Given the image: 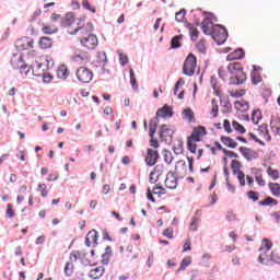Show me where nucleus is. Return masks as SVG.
<instances>
[{
	"mask_svg": "<svg viewBox=\"0 0 280 280\" xmlns=\"http://www.w3.org/2000/svg\"><path fill=\"white\" fill-rule=\"evenodd\" d=\"M207 128L198 126L192 129V133L187 139V148L191 154H196L198 150V142L202 141V137H206Z\"/></svg>",
	"mask_w": 280,
	"mask_h": 280,
	"instance_id": "1",
	"label": "nucleus"
},
{
	"mask_svg": "<svg viewBox=\"0 0 280 280\" xmlns=\"http://www.w3.org/2000/svg\"><path fill=\"white\" fill-rule=\"evenodd\" d=\"M71 36H78V40L81 42L83 38L93 34V24L91 22L80 19L77 27L73 31H69Z\"/></svg>",
	"mask_w": 280,
	"mask_h": 280,
	"instance_id": "2",
	"label": "nucleus"
},
{
	"mask_svg": "<svg viewBox=\"0 0 280 280\" xmlns=\"http://www.w3.org/2000/svg\"><path fill=\"white\" fill-rule=\"evenodd\" d=\"M228 71L231 75H235L232 78V84H244L246 82V74L244 72V67H242V62L235 61L228 66Z\"/></svg>",
	"mask_w": 280,
	"mask_h": 280,
	"instance_id": "3",
	"label": "nucleus"
},
{
	"mask_svg": "<svg viewBox=\"0 0 280 280\" xmlns=\"http://www.w3.org/2000/svg\"><path fill=\"white\" fill-rule=\"evenodd\" d=\"M27 61L31 63V67H36V69L45 71V68L49 65V57L38 56L36 50H32L27 55Z\"/></svg>",
	"mask_w": 280,
	"mask_h": 280,
	"instance_id": "4",
	"label": "nucleus"
},
{
	"mask_svg": "<svg viewBox=\"0 0 280 280\" xmlns=\"http://www.w3.org/2000/svg\"><path fill=\"white\" fill-rule=\"evenodd\" d=\"M209 36H212L213 40L217 42V45H224V43H226V38H229V33L225 27L217 24Z\"/></svg>",
	"mask_w": 280,
	"mask_h": 280,
	"instance_id": "5",
	"label": "nucleus"
},
{
	"mask_svg": "<svg viewBox=\"0 0 280 280\" xmlns=\"http://www.w3.org/2000/svg\"><path fill=\"white\" fill-rule=\"evenodd\" d=\"M198 65V60L194 54H189L184 61L183 73L184 75H194L196 73V67Z\"/></svg>",
	"mask_w": 280,
	"mask_h": 280,
	"instance_id": "6",
	"label": "nucleus"
},
{
	"mask_svg": "<svg viewBox=\"0 0 280 280\" xmlns=\"http://www.w3.org/2000/svg\"><path fill=\"white\" fill-rule=\"evenodd\" d=\"M156 128H159V120L156 118H152L149 122V137L150 145L151 148H154V150L160 148L159 139L154 138V135H156Z\"/></svg>",
	"mask_w": 280,
	"mask_h": 280,
	"instance_id": "7",
	"label": "nucleus"
},
{
	"mask_svg": "<svg viewBox=\"0 0 280 280\" xmlns=\"http://www.w3.org/2000/svg\"><path fill=\"white\" fill-rule=\"evenodd\" d=\"M75 75L79 82H82L83 84H89V82L93 80V71L86 67L78 68Z\"/></svg>",
	"mask_w": 280,
	"mask_h": 280,
	"instance_id": "8",
	"label": "nucleus"
},
{
	"mask_svg": "<svg viewBox=\"0 0 280 280\" xmlns=\"http://www.w3.org/2000/svg\"><path fill=\"white\" fill-rule=\"evenodd\" d=\"M79 43L85 49L93 50L97 49V45H100V39H97V35L92 33L91 35H88V37L81 39Z\"/></svg>",
	"mask_w": 280,
	"mask_h": 280,
	"instance_id": "9",
	"label": "nucleus"
},
{
	"mask_svg": "<svg viewBox=\"0 0 280 280\" xmlns=\"http://www.w3.org/2000/svg\"><path fill=\"white\" fill-rule=\"evenodd\" d=\"M208 14V16L211 18H206L203 19V21L201 22V30L203 32V34H206L207 36H209L214 30H215V25L213 24L212 19H215V15H213V13H206Z\"/></svg>",
	"mask_w": 280,
	"mask_h": 280,
	"instance_id": "10",
	"label": "nucleus"
},
{
	"mask_svg": "<svg viewBox=\"0 0 280 280\" xmlns=\"http://www.w3.org/2000/svg\"><path fill=\"white\" fill-rule=\"evenodd\" d=\"M11 67H13V69H20V72L25 73V75L30 72V70H25L27 69V65L23 62V55H13L11 58Z\"/></svg>",
	"mask_w": 280,
	"mask_h": 280,
	"instance_id": "11",
	"label": "nucleus"
},
{
	"mask_svg": "<svg viewBox=\"0 0 280 280\" xmlns=\"http://www.w3.org/2000/svg\"><path fill=\"white\" fill-rule=\"evenodd\" d=\"M78 259H80V252H73L70 254V261H68L65 267V275L67 277H71L73 275V271L75 270L73 262L78 261Z\"/></svg>",
	"mask_w": 280,
	"mask_h": 280,
	"instance_id": "12",
	"label": "nucleus"
},
{
	"mask_svg": "<svg viewBox=\"0 0 280 280\" xmlns=\"http://www.w3.org/2000/svg\"><path fill=\"white\" fill-rule=\"evenodd\" d=\"M15 47L19 51H25V49H34V40L32 37H22L15 42Z\"/></svg>",
	"mask_w": 280,
	"mask_h": 280,
	"instance_id": "13",
	"label": "nucleus"
},
{
	"mask_svg": "<svg viewBox=\"0 0 280 280\" xmlns=\"http://www.w3.org/2000/svg\"><path fill=\"white\" fill-rule=\"evenodd\" d=\"M72 60L74 62H81V65H86V62H91V55L89 54V51L78 49L74 51Z\"/></svg>",
	"mask_w": 280,
	"mask_h": 280,
	"instance_id": "14",
	"label": "nucleus"
},
{
	"mask_svg": "<svg viewBox=\"0 0 280 280\" xmlns=\"http://www.w3.org/2000/svg\"><path fill=\"white\" fill-rule=\"evenodd\" d=\"M165 172L167 171L165 170V166L163 164L155 165L150 174V183L152 185H154V183H159V179L161 178V176H163V174H165Z\"/></svg>",
	"mask_w": 280,
	"mask_h": 280,
	"instance_id": "15",
	"label": "nucleus"
},
{
	"mask_svg": "<svg viewBox=\"0 0 280 280\" xmlns=\"http://www.w3.org/2000/svg\"><path fill=\"white\" fill-rule=\"evenodd\" d=\"M159 151L153 149H147V155L144 158V161L149 167H153L155 163H159Z\"/></svg>",
	"mask_w": 280,
	"mask_h": 280,
	"instance_id": "16",
	"label": "nucleus"
},
{
	"mask_svg": "<svg viewBox=\"0 0 280 280\" xmlns=\"http://www.w3.org/2000/svg\"><path fill=\"white\" fill-rule=\"evenodd\" d=\"M173 137H174V129H172L167 125H162L160 127V139H162V141H165L167 143L172 141Z\"/></svg>",
	"mask_w": 280,
	"mask_h": 280,
	"instance_id": "17",
	"label": "nucleus"
},
{
	"mask_svg": "<svg viewBox=\"0 0 280 280\" xmlns=\"http://www.w3.org/2000/svg\"><path fill=\"white\" fill-rule=\"evenodd\" d=\"M174 112L172 110V107L170 105H164L162 108L158 109L155 117L153 119H156L159 121V118L167 119V117H173Z\"/></svg>",
	"mask_w": 280,
	"mask_h": 280,
	"instance_id": "18",
	"label": "nucleus"
},
{
	"mask_svg": "<svg viewBox=\"0 0 280 280\" xmlns=\"http://www.w3.org/2000/svg\"><path fill=\"white\" fill-rule=\"evenodd\" d=\"M165 187L167 189H176V187H178V177L174 175V172H168L166 174Z\"/></svg>",
	"mask_w": 280,
	"mask_h": 280,
	"instance_id": "19",
	"label": "nucleus"
},
{
	"mask_svg": "<svg viewBox=\"0 0 280 280\" xmlns=\"http://www.w3.org/2000/svg\"><path fill=\"white\" fill-rule=\"evenodd\" d=\"M97 231L92 230L90 231L85 236V245L88 248H91V246H97Z\"/></svg>",
	"mask_w": 280,
	"mask_h": 280,
	"instance_id": "20",
	"label": "nucleus"
},
{
	"mask_svg": "<svg viewBox=\"0 0 280 280\" xmlns=\"http://www.w3.org/2000/svg\"><path fill=\"white\" fill-rule=\"evenodd\" d=\"M175 173L180 177L187 176V162H185V160L177 161L175 165Z\"/></svg>",
	"mask_w": 280,
	"mask_h": 280,
	"instance_id": "21",
	"label": "nucleus"
},
{
	"mask_svg": "<svg viewBox=\"0 0 280 280\" xmlns=\"http://www.w3.org/2000/svg\"><path fill=\"white\" fill-rule=\"evenodd\" d=\"M260 138L264 139V141H272V137L270 136V131L268 130V125L262 124L258 127L257 130Z\"/></svg>",
	"mask_w": 280,
	"mask_h": 280,
	"instance_id": "22",
	"label": "nucleus"
},
{
	"mask_svg": "<svg viewBox=\"0 0 280 280\" xmlns=\"http://www.w3.org/2000/svg\"><path fill=\"white\" fill-rule=\"evenodd\" d=\"M220 141L225 145V148H230L231 150H235V148H237V141L229 136H221Z\"/></svg>",
	"mask_w": 280,
	"mask_h": 280,
	"instance_id": "23",
	"label": "nucleus"
},
{
	"mask_svg": "<svg viewBox=\"0 0 280 280\" xmlns=\"http://www.w3.org/2000/svg\"><path fill=\"white\" fill-rule=\"evenodd\" d=\"M242 58H244V49L237 48L233 52L228 55L226 60L229 61L242 60Z\"/></svg>",
	"mask_w": 280,
	"mask_h": 280,
	"instance_id": "24",
	"label": "nucleus"
},
{
	"mask_svg": "<svg viewBox=\"0 0 280 280\" xmlns=\"http://www.w3.org/2000/svg\"><path fill=\"white\" fill-rule=\"evenodd\" d=\"M234 108L238 110V113H246V110L250 108V105L245 100H241L234 103Z\"/></svg>",
	"mask_w": 280,
	"mask_h": 280,
	"instance_id": "25",
	"label": "nucleus"
},
{
	"mask_svg": "<svg viewBox=\"0 0 280 280\" xmlns=\"http://www.w3.org/2000/svg\"><path fill=\"white\" fill-rule=\"evenodd\" d=\"M38 45L40 49H50L54 45V39L50 37L44 36L39 38Z\"/></svg>",
	"mask_w": 280,
	"mask_h": 280,
	"instance_id": "26",
	"label": "nucleus"
},
{
	"mask_svg": "<svg viewBox=\"0 0 280 280\" xmlns=\"http://www.w3.org/2000/svg\"><path fill=\"white\" fill-rule=\"evenodd\" d=\"M272 250V241L268 238H262L261 245L259 247V253H270Z\"/></svg>",
	"mask_w": 280,
	"mask_h": 280,
	"instance_id": "27",
	"label": "nucleus"
},
{
	"mask_svg": "<svg viewBox=\"0 0 280 280\" xmlns=\"http://www.w3.org/2000/svg\"><path fill=\"white\" fill-rule=\"evenodd\" d=\"M258 261L259 264H262V266H272V258L268 253L259 254Z\"/></svg>",
	"mask_w": 280,
	"mask_h": 280,
	"instance_id": "28",
	"label": "nucleus"
},
{
	"mask_svg": "<svg viewBox=\"0 0 280 280\" xmlns=\"http://www.w3.org/2000/svg\"><path fill=\"white\" fill-rule=\"evenodd\" d=\"M105 272L104 267H95L94 269L90 270L89 277L90 279H100Z\"/></svg>",
	"mask_w": 280,
	"mask_h": 280,
	"instance_id": "29",
	"label": "nucleus"
},
{
	"mask_svg": "<svg viewBox=\"0 0 280 280\" xmlns=\"http://www.w3.org/2000/svg\"><path fill=\"white\" fill-rule=\"evenodd\" d=\"M238 152L246 159L247 161H253V154H255V151L253 149L246 148V147H240Z\"/></svg>",
	"mask_w": 280,
	"mask_h": 280,
	"instance_id": "30",
	"label": "nucleus"
},
{
	"mask_svg": "<svg viewBox=\"0 0 280 280\" xmlns=\"http://www.w3.org/2000/svg\"><path fill=\"white\" fill-rule=\"evenodd\" d=\"M57 78L59 80H67L69 78V69L67 68V66H60L57 69Z\"/></svg>",
	"mask_w": 280,
	"mask_h": 280,
	"instance_id": "31",
	"label": "nucleus"
},
{
	"mask_svg": "<svg viewBox=\"0 0 280 280\" xmlns=\"http://www.w3.org/2000/svg\"><path fill=\"white\" fill-rule=\"evenodd\" d=\"M200 215H202V213L200 212V210H197L195 213V217L192 218V221L190 222V231H198V223L200 222Z\"/></svg>",
	"mask_w": 280,
	"mask_h": 280,
	"instance_id": "32",
	"label": "nucleus"
},
{
	"mask_svg": "<svg viewBox=\"0 0 280 280\" xmlns=\"http://www.w3.org/2000/svg\"><path fill=\"white\" fill-rule=\"evenodd\" d=\"M259 207H277L279 201L272 199V197H266L262 201H259Z\"/></svg>",
	"mask_w": 280,
	"mask_h": 280,
	"instance_id": "33",
	"label": "nucleus"
},
{
	"mask_svg": "<svg viewBox=\"0 0 280 280\" xmlns=\"http://www.w3.org/2000/svg\"><path fill=\"white\" fill-rule=\"evenodd\" d=\"M220 113V105H218V100L212 98L211 100V109H210V115L215 119Z\"/></svg>",
	"mask_w": 280,
	"mask_h": 280,
	"instance_id": "34",
	"label": "nucleus"
},
{
	"mask_svg": "<svg viewBox=\"0 0 280 280\" xmlns=\"http://www.w3.org/2000/svg\"><path fill=\"white\" fill-rule=\"evenodd\" d=\"M210 84L214 91V95H217V97H222V89L218 85V80L211 77Z\"/></svg>",
	"mask_w": 280,
	"mask_h": 280,
	"instance_id": "35",
	"label": "nucleus"
},
{
	"mask_svg": "<svg viewBox=\"0 0 280 280\" xmlns=\"http://www.w3.org/2000/svg\"><path fill=\"white\" fill-rule=\"evenodd\" d=\"M180 40H183V35L174 36L171 39V49H178L182 47L183 44H180Z\"/></svg>",
	"mask_w": 280,
	"mask_h": 280,
	"instance_id": "36",
	"label": "nucleus"
},
{
	"mask_svg": "<svg viewBox=\"0 0 280 280\" xmlns=\"http://www.w3.org/2000/svg\"><path fill=\"white\" fill-rule=\"evenodd\" d=\"M110 255H113V250L110 249V246H107L105 253L102 255V264H104V266H107L110 261Z\"/></svg>",
	"mask_w": 280,
	"mask_h": 280,
	"instance_id": "37",
	"label": "nucleus"
},
{
	"mask_svg": "<svg viewBox=\"0 0 280 280\" xmlns=\"http://www.w3.org/2000/svg\"><path fill=\"white\" fill-rule=\"evenodd\" d=\"M268 187L272 194V196H275L276 198H279L280 196V185L277 183H269Z\"/></svg>",
	"mask_w": 280,
	"mask_h": 280,
	"instance_id": "38",
	"label": "nucleus"
},
{
	"mask_svg": "<svg viewBox=\"0 0 280 280\" xmlns=\"http://www.w3.org/2000/svg\"><path fill=\"white\" fill-rule=\"evenodd\" d=\"M233 129L238 132V135H246V128L243 127L242 124H240L237 120L232 121Z\"/></svg>",
	"mask_w": 280,
	"mask_h": 280,
	"instance_id": "39",
	"label": "nucleus"
},
{
	"mask_svg": "<svg viewBox=\"0 0 280 280\" xmlns=\"http://www.w3.org/2000/svg\"><path fill=\"white\" fill-rule=\"evenodd\" d=\"M190 265H191V256H187L182 260L180 266L176 272L178 273V272H180V270H186L187 267Z\"/></svg>",
	"mask_w": 280,
	"mask_h": 280,
	"instance_id": "40",
	"label": "nucleus"
},
{
	"mask_svg": "<svg viewBox=\"0 0 280 280\" xmlns=\"http://www.w3.org/2000/svg\"><path fill=\"white\" fill-rule=\"evenodd\" d=\"M42 32L44 34H57L58 32V27L57 26H54V25H43L42 27Z\"/></svg>",
	"mask_w": 280,
	"mask_h": 280,
	"instance_id": "41",
	"label": "nucleus"
},
{
	"mask_svg": "<svg viewBox=\"0 0 280 280\" xmlns=\"http://www.w3.org/2000/svg\"><path fill=\"white\" fill-rule=\"evenodd\" d=\"M231 167H232V174H237L242 168V162H240L238 160H232L231 162Z\"/></svg>",
	"mask_w": 280,
	"mask_h": 280,
	"instance_id": "42",
	"label": "nucleus"
},
{
	"mask_svg": "<svg viewBox=\"0 0 280 280\" xmlns=\"http://www.w3.org/2000/svg\"><path fill=\"white\" fill-rule=\"evenodd\" d=\"M197 50L199 51V54H207V40L205 39H200L197 45Z\"/></svg>",
	"mask_w": 280,
	"mask_h": 280,
	"instance_id": "43",
	"label": "nucleus"
},
{
	"mask_svg": "<svg viewBox=\"0 0 280 280\" xmlns=\"http://www.w3.org/2000/svg\"><path fill=\"white\" fill-rule=\"evenodd\" d=\"M162 154H163V159L167 163V165H171L172 161H174V155H172V153L167 149H164Z\"/></svg>",
	"mask_w": 280,
	"mask_h": 280,
	"instance_id": "44",
	"label": "nucleus"
},
{
	"mask_svg": "<svg viewBox=\"0 0 280 280\" xmlns=\"http://www.w3.org/2000/svg\"><path fill=\"white\" fill-rule=\"evenodd\" d=\"M234 175L237 177L241 187H246V174L241 171L238 173H234Z\"/></svg>",
	"mask_w": 280,
	"mask_h": 280,
	"instance_id": "45",
	"label": "nucleus"
},
{
	"mask_svg": "<svg viewBox=\"0 0 280 280\" xmlns=\"http://www.w3.org/2000/svg\"><path fill=\"white\" fill-rule=\"evenodd\" d=\"M271 130L275 132V135H280V118L271 121Z\"/></svg>",
	"mask_w": 280,
	"mask_h": 280,
	"instance_id": "46",
	"label": "nucleus"
},
{
	"mask_svg": "<svg viewBox=\"0 0 280 280\" xmlns=\"http://www.w3.org/2000/svg\"><path fill=\"white\" fill-rule=\"evenodd\" d=\"M248 200H252L253 202L259 201V192L254 190H248L247 192Z\"/></svg>",
	"mask_w": 280,
	"mask_h": 280,
	"instance_id": "47",
	"label": "nucleus"
},
{
	"mask_svg": "<svg viewBox=\"0 0 280 280\" xmlns=\"http://www.w3.org/2000/svg\"><path fill=\"white\" fill-rule=\"evenodd\" d=\"M271 266L273 264H280V252L277 249H273L271 253Z\"/></svg>",
	"mask_w": 280,
	"mask_h": 280,
	"instance_id": "48",
	"label": "nucleus"
},
{
	"mask_svg": "<svg viewBox=\"0 0 280 280\" xmlns=\"http://www.w3.org/2000/svg\"><path fill=\"white\" fill-rule=\"evenodd\" d=\"M183 115L185 119H187V121H189L190 124L195 119L194 112L190 108L184 109Z\"/></svg>",
	"mask_w": 280,
	"mask_h": 280,
	"instance_id": "49",
	"label": "nucleus"
},
{
	"mask_svg": "<svg viewBox=\"0 0 280 280\" xmlns=\"http://www.w3.org/2000/svg\"><path fill=\"white\" fill-rule=\"evenodd\" d=\"M186 15L187 11H185V9H182L179 12L175 13V21H177V23H183Z\"/></svg>",
	"mask_w": 280,
	"mask_h": 280,
	"instance_id": "50",
	"label": "nucleus"
},
{
	"mask_svg": "<svg viewBox=\"0 0 280 280\" xmlns=\"http://www.w3.org/2000/svg\"><path fill=\"white\" fill-rule=\"evenodd\" d=\"M267 174L272 178V180H277L279 178V171L270 166L267 168Z\"/></svg>",
	"mask_w": 280,
	"mask_h": 280,
	"instance_id": "51",
	"label": "nucleus"
},
{
	"mask_svg": "<svg viewBox=\"0 0 280 280\" xmlns=\"http://www.w3.org/2000/svg\"><path fill=\"white\" fill-rule=\"evenodd\" d=\"M129 75L132 89H138L139 85L137 84V78L135 77V70H132V68L129 69Z\"/></svg>",
	"mask_w": 280,
	"mask_h": 280,
	"instance_id": "52",
	"label": "nucleus"
},
{
	"mask_svg": "<svg viewBox=\"0 0 280 280\" xmlns=\"http://www.w3.org/2000/svg\"><path fill=\"white\" fill-rule=\"evenodd\" d=\"M183 141L178 140L177 143L173 145V152L175 154H183Z\"/></svg>",
	"mask_w": 280,
	"mask_h": 280,
	"instance_id": "53",
	"label": "nucleus"
},
{
	"mask_svg": "<svg viewBox=\"0 0 280 280\" xmlns=\"http://www.w3.org/2000/svg\"><path fill=\"white\" fill-rule=\"evenodd\" d=\"M250 77L253 84H259V82H261V74H259V72L254 71L252 72Z\"/></svg>",
	"mask_w": 280,
	"mask_h": 280,
	"instance_id": "54",
	"label": "nucleus"
},
{
	"mask_svg": "<svg viewBox=\"0 0 280 280\" xmlns=\"http://www.w3.org/2000/svg\"><path fill=\"white\" fill-rule=\"evenodd\" d=\"M152 194H154V196H159V198H161V196H163V194H165V188H163V186H155L153 188Z\"/></svg>",
	"mask_w": 280,
	"mask_h": 280,
	"instance_id": "55",
	"label": "nucleus"
},
{
	"mask_svg": "<svg viewBox=\"0 0 280 280\" xmlns=\"http://www.w3.org/2000/svg\"><path fill=\"white\" fill-rule=\"evenodd\" d=\"M189 32H190V38H191V40H194V42L198 40V34H200V32H198V28L191 26V27L189 28Z\"/></svg>",
	"mask_w": 280,
	"mask_h": 280,
	"instance_id": "56",
	"label": "nucleus"
},
{
	"mask_svg": "<svg viewBox=\"0 0 280 280\" xmlns=\"http://www.w3.org/2000/svg\"><path fill=\"white\" fill-rule=\"evenodd\" d=\"M38 189H40L42 198H47V196H49V192L47 191V184H39Z\"/></svg>",
	"mask_w": 280,
	"mask_h": 280,
	"instance_id": "57",
	"label": "nucleus"
},
{
	"mask_svg": "<svg viewBox=\"0 0 280 280\" xmlns=\"http://www.w3.org/2000/svg\"><path fill=\"white\" fill-rule=\"evenodd\" d=\"M164 237H167V240H174V230L172 228H167L164 230L163 234Z\"/></svg>",
	"mask_w": 280,
	"mask_h": 280,
	"instance_id": "58",
	"label": "nucleus"
},
{
	"mask_svg": "<svg viewBox=\"0 0 280 280\" xmlns=\"http://www.w3.org/2000/svg\"><path fill=\"white\" fill-rule=\"evenodd\" d=\"M15 213H14V206H12V203H8L7 205V217L8 218H14Z\"/></svg>",
	"mask_w": 280,
	"mask_h": 280,
	"instance_id": "59",
	"label": "nucleus"
},
{
	"mask_svg": "<svg viewBox=\"0 0 280 280\" xmlns=\"http://www.w3.org/2000/svg\"><path fill=\"white\" fill-rule=\"evenodd\" d=\"M259 119H261V113L260 112H253L252 121L254 124H259Z\"/></svg>",
	"mask_w": 280,
	"mask_h": 280,
	"instance_id": "60",
	"label": "nucleus"
},
{
	"mask_svg": "<svg viewBox=\"0 0 280 280\" xmlns=\"http://www.w3.org/2000/svg\"><path fill=\"white\" fill-rule=\"evenodd\" d=\"M223 128L225 132H228V135H231V132H233V129L231 128V121H229L228 119L223 121Z\"/></svg>",
	"mask_w": 280,
	"mask_h": 280,
	"instance_id": "61",
	"label": "nucleus"
},
{
	"mask_svg": "<svg viewBox=\"0 0 280 280\" xmlns=\"http://www.w3.org/2000/svg\"><path fill=\"white\" fill-rule=\"evenodd\" d=\"M255 180L259 187H266V180L264 179V176L257 175L255 176Z\"/></svg>",
	"mask_w": 280,
	"mask_h": 280,
	"instance_id": "62",
	"label": "nucleus"
},
{
	"mask_svg": "<svg viewBox=\"0 0 280 280\" xmlns=\"http://www.w3.org/2000/svg\"><path fill=\"white\" fill-rule=\"evenodd\" d=\"M82 5L83 8H85V10H89L90 12H93V14H95V9L91 7L89 0H82Z\"/></svg>",
	"mask_w": 280,
	"mask_h": 280,
	"instance_id": "63",
	"label": "nucleus"
},
{
	"mask_svg": "<svg viewBox=\"0 0 280 280\" xmlns=\"http://www.w3.org/2000/svg\"><path fill=\"white\" fill-rule=\"evenodd\" d=\"M223 108H225V110H223V113H229L231 110V108H233V105H231V102L224 101Z\"/></svg>",
	"mask_w": 280,
	"mask_h": 280,
	"instance_id": "64",
	"label": "nucleus"
}]
</instances>
